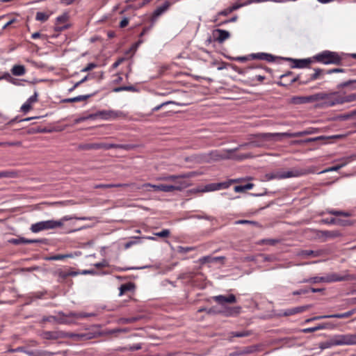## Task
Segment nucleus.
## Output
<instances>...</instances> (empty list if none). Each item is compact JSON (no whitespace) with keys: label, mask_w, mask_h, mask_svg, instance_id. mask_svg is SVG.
I'll use <instances>...</instances> for the list:
<instances>
[{"label":"nucleus","mask_w":356,"mask_h":356,"mask_svg":"<svg viewBox=\"0 0 356 356\" xmlns=\"http://www.w3.org/2000/svg\"><path fill=\"white\" fill-rule=\"evenodd\" d=\"M248 146L257 147L259 145L255 142H250V143L241 144V145H238L237 147L234 148V149H225V150H222V151L213 150V151H211L208 154V158L207 159V161H220V160H223V159H229L232 158V156H230L231 153L235 152H236L242 148H244L245 147H248Z\"/></svg>","instance_id":"nucleus-3"},{"label":"nucleus","mask_w":356,"mask_h":356,"mask_svg":"<svg viewBox=\"0 0 356 356\" xmlns=\"http://www.w3.org/2000/svg\"><path fill=\"white\" fill-rule=\"evenodd\" d=\"M134 288L132 283H127L122 284L120 287V296H122L126 291H131Z\"/></svg>","instance_id":"nucleus-35"},{"label":"nucleus","mask_w":356,"mask_h":356,"mask_svg":"<svg viewBox=\"0 0 356 356\" xmlns=\"http://www.w3.org/2000/svg\"><path fill=\"white\" fill-rule=\"evenodd\" d=\"M213 299L219 305H224L225 303H234L236 298L234 295L230 294L228 296L219 295L213 297Z\"/></svg>","instance_id":"nucleus-13"},{"label":"nucleus","mask_w":356,"mask_h":356,"mask_svg":"<svg viewBox=\"0 0 356 356\" xmlns=\"http://www.w3.org/2000/svg\"><path fill=\"white\" fill-rule=\"evenodd\" d=\"M232 9L230 8V7L223 10H221L220 11L216 17L213 19V22H216L218 21V17L220 16V15H223V16H227L229 14H230L232 13Z\"/></svg>","instance_id":"nucleus-51"},{"label":"nucleus","mask_w":356,"mask_h":356,"mask_svg":"<svg viewBox=\"0 0 356 356\" xmlns=\"http://www.w3.org/2000/svg\"><path fill=\"white\" fill-rule=\"evenodd\" d=\"M127 184H97L94 186L95 188H110L116 187L127 186Z\"/></svg>","instance_id":"nucleus-31"},{"label":"nucleus","mask_w":356,"mask_h":356,"mask_svg":"<svg viewBox=\"0 0 356 356\" xmlns=\"http://www.w3.org/2000/svg\"><path fill=\"white\" fill-rule=\"evenodd\" d=\"M122 115L121 111H113V110H104L99 111L95 113L90 114V118H94L95 119L100 118L103 120H108L116 119Z\"/></svg>","instance_id":"nucleus-9"},{"label":"nucleus","mask_w":356,"mask_h":356,"mask_svg":"<svg viewBox=\"0 0 356 356\" xmlns=\"http://www.w3.org/2000/svg\"><path fill=\"white\" fill-rule=\"evenodd\" d=\"M250 56L253 59L263 60H266L268 62H273L275 59L274 56L267 53L252 54Z\"/></svg>","instance_id":"nucleus-16"},{"label":"nucleus","mask_w":356,"mask_h":356,"mask_svg":"<svg viewBox=\"0 0 356 356\" xmlns=\"http://www.w3.org/2000/svg\"><path fill=\"white\" fill-rule=\"evenodd\" d=\"M333 346H337L336 342L334 338V336L331 337L330 339L321 342L318 344L319 348H321L322 350L327 348H330Z\"/></svg>","instance_id":"nucleus-21"},{"label":"nucleus","mask_w":356,"mask_h":356,"mask_svg":"<svg viewBox=\"0 0 356 356\" xmlns=\"http://www.w3.org/2000/svg\"><path fill=\"white\" fill-rule=\"evenodd\" d=\"M124 90L135 92V91H136V89L133 86H128L117 87V88H113V91L115 92H122V91H124Z\"/></svg>","instance_id":"nucleus-37"},{"label":"nucleus","mask_w":356,"mask_h":356,"mask_svg":"<svg viewBox=\"0 0 356 356\" xmlns=\"http://www.w3.org/2000/svg\"><path fill=\"white\" fill-rule=\"evenodd\" d=\"M326 212L329 214H332V215L337 216H345V217L350 216L349 213L342 211H337V210H334V209H327Z\"/></svg>","instance_id":"nucleus-39"},{"label":"nucleus","mask_w":356,"mask_h":356,"mask_svg":"<svg viewBox=\"0 0 356 356\" xmlns=\"http://www.w3.org/2000/svg\"><path fill=\"white\" fill-rule=\"evenodd\" d=\"M241 307L240 306L227 307L223 312L226 316H234L240 314Z\"/></svg>","instance_id":"nucleus-19"},{"label":"nucleus","mask_w":356,"mask_h":356,"mask_svg":"<svg viewBox=\"0 0 356 356\" xmlns=\"http://www.w3.org/2000/svg\"><path fill=\"white\" fill-rule=\"evenodd\" d=\"M344 165L343 164H341V165H334V166H332L325 170H323L322 172H331V171H337L339 170L340 168H341Z\"/></svg>","instance_id":"nucleus-57"},{"label":"nucleus","mask_w":356,"mask_h":356,"mask_svg":"<svg viewBox=\"0 0 356 356\" xmlns=\"http://www.w3.org/2000/svg\"><path fill=\"white\" fill-rule=\"evenodd\" d=\"M318 132V129L314 128V127H309L304 131H298V134H299L298 135H299V137H301V136H307V135L314 134Z\"/></svg>","instance_id":"nucleus-32"},{"label":"nucleus","mask_w":356,"mask_h":356,"mask_svg":"<svg viewBox=\"0 0 356 356\" xmlns=\"http://www.w3.org/2000/svg\"><path fill=\"white\" fill-rule=\"evenodd\" d=\"M341 99L343 101V104L346 102H351L356 101V94H351L346 96L341 95Z\"/></svg>","instance_id":"nucleus-44"},{"label":"nucleus","mask_w":356,"mask_h":356,"mask_svg":"<svg viewBox=\"0 0 356 356\" xmlns=\"http://www.w3.org/2000/svg\"><path fill=\"white\" fill-rule=\"evenodd\" d=\"M254 184L252 183H248L245 185L236 186L234 187V191L236 193L244 192L248 190H250L253 188Z\"/></svg>","instance_id":"nucleus-28"},{"label":"nucleus","mask_w":356,"mask_h":356,"mask_svg":"<svg viewBox=\"0 0 356 356\" xmlns=\"http://www.w3.org/2000/svg\"><path fill=\"white\" fill-rule=\"evenodd\" d=\"M40 336L48 340H56L63 338H72L78 340H83L88 339L86 334H74L68 333L63 331H44Z\"/></svg>","instance_id":"nucleus-4"},{"label":"nucleus","mask_w":356,"mask_h":356,"mask_svg":"<svg viewBox=\"0 0 356 356\" xmlns=\"http://www.w3.org/2000/svg\"><path fill=\"white\" fill-rule=\"evenodd\" d=\"M323 236L328 238H335L341 236L338 231H324L323 232Z\"/></svg>","instance_id":"nucleus-45"},{"label":"nucleus","mask_w":356,"mask_h":356,"mask_svg":"<svg viewBox=\"0 0 356 356\" xmlns=\"http://www.w3.org/2000/svg\"><path fill=\"white\" fill-rule=\"evenodd\" d=\"M141 348H142V345L140 343H136V344L128 346V350H130V351L138 350H140Z\"/></svg>","instance_id":"nucleus-56"},{"label":"nucleus","mask_w":356,"mask_h":356,"mask_svg":"<svg viewBox=\"0 0 356 356\" xmlns=\"http://www.w3.org/2000/svg\"><path fill=\"white\" fill-rule=\"evenodd\" d=\"M92 96H93V94L79 95L75 97L65 99L63 100V102H66V103H72V102L86 101L88 99H89L90 97H91Z\"/></svg>","instance_id":"nucleus-20"},{"label":"nucleus","mask_w":356,"mask_h":356,"mask_svg":"<svg viewBox=\"0 0 356 356\" xmlns=\"http://www.w3.org/2000/svg\"><path fill=\"white\" fill-rule=\"evenodd\" d=\"M185 186L184 184L179 183L177 185H168V184H145L142 186V188L151 187L155 191H163L165 193H170L175 191H181L183 187Z\"/></svg>","instance_id":"nucleus-7"},{"label":"nucleus","mask_w":356,"mask_h":356,"mask_svg":"<svg viewBox=\"0 0 356 356\" xmlns=\"http://www.w3.org/2000/svg\"><path fill=\"white\" fill-rule=\"evenodd\" d=\"M129 19L128 17H124L120 22V27L124 28L129 24Z\"/></svg>","instance_id":"nucleus-60"},{"label":"nucleus","mask_w":356,"mask_h":356,"mask_svg":"<svg viewBox=\"0 0 356 356\" xmlns=\"http://www.w3.org/2000/svg\"><path fill=\"white\" fill-rule=\"evenodd\" d=\"M9 243L14 244V245H19L23 243H26V238L24 237H20L17 238H11L9 241Z\"/></svg>","instance_id":"nucleus-49"},{"label":"nucleus","mask_w":356,"mask_h":356,"mask_svg":"<svg viewBox=\"0 0 356 356\" xmlns=\"http://www.w3.org/2000/svg\"><path fill=\"white\" fill-rule=\"evenodd\" d=\"M316 61L325 64H334L339 65L341 62V58L340 56L334 51H324L315 56Z\"/></svg>","instance_id":"nucleus-5"},{"label":"nucleus","mask_w":356,"mask_h":356,"mask_svg":"<svg viewBox=\"0 0 356 356\" xmlns=\"http://www.w3.org/2000/svg\"><path fill=\"white\" fill-rule=\"evenodd\" d=\"M170 3L168 1H165L162 6L157 7L153 13L152 21L154 22L156 19L164 13L170 7Z\"/></svg>","instance_id":"nucleus-14"},{"label":"nucleus","mask_w":356,"mask_h":356,"mask_svg":"<svg viewBox=\"0 0 356 356\" xmlns=\"http://www.w3.org/2000/svg\"><path fill=\"white\" fill-rule=\"evenodd\" d=\"M309 170L302 168H293L289 170H277L265 175L267 181L272 179H284L291 177H299L307 175Z\"/></svg>","instance_id":"nucleus-2"},{"label":"nucleus","mask_w":356,"mask_h":356,"mask_svg":"<svg viewBox=\"0 0 356 356\" xmlns=\"http://www.w3.org/2000/svg\"><path fill=\"white\" fill-rule=\"evenodd\" d=\"M344 72V69L334 68V69L326 70L325 72L327 74H332V73H339V72Z\"/></svg>","instance_id":"nucleus-58"},{"label":"nucleus","mask_w":356,"mask_h":356,"mask_svg":"<svg viewBox=\"0 0 356 356\" xmlns=\"http://www.w3.org/2000/svg\"><path fill=\"white\" fill-rule=\"evenodd\" d=\"M251 332L248 330L241 331V332H232L230 333L231 337H244L250 335Z\"/></svg>","instance_id":"nucleus-41"},{"label":"nucleus","mask_w":356,"mask_h":356,"mask_svg":"<svg viewBox=\"0 0 356 356\" xmlns=\"http://www.w3.org/2000/svg\"><path fill=\"white\" fill-rule=\"evenodd\" d=\"M94 266L97 268H103V267H107L109 266L108 264V262L106 260H103L101 262H98V263H95L94 264Z\"/></svg>","instance_id":"nucleus-55"},{"label":"nucleus","mask_w":356,"mask_h":356,"mask_svg":"<svg viewBox=\"0 0 356 356\" xmlns=\"http://www.w3.org/2000/svg\"><path fill=\"white\" fill-rule=\"evenodd\" d=\"M355 313V310H350L342 314H331L328 317H331V318H348L350 316H352Z\"/></svg>","instance_id":"nucleus-30"},{"label":"nucleus","mask_w":356,"mask_h":356,"mask_svg":"<svg viewBox=\"0 0 356 356\" xmlns=\"http://www.w3.org/2000/svg\"><path fill=\"white\" fill-rule=\"evenodd\" d=\"M11 72L14 76H22L26 73V69L22 65H15L12 67Z\"/></svg>","instance_id":"nucleus-22"},{"label":"nucleus","mask_w":356,"mask_h":356,"mask_svg":"<svg viewBox=\"0 0 356 356\" xmlns=\"http://www.w3.org/2000/svg\"><path fill=\"white\" fill-rule=\"evenodd\" d=\"M346 276H341L337 273H331L326 276H324V282L330 283L334 282H341L343 280H346Z\"/></svg>","instance_id":"nucleus-17"},{"label":"nucleus","mask_w":356,"mask_h":356,"mask_svg":"<svg viewBox=\"0 0 356 356\" xmlns=\"http://www.w3.org/2000/svg\"><path fill=\"white\" fill-rule=\"evenodd\" d=\"M220 259V257H211V256L203 257L200 259V261L201 264H205L211 262L213 261H218Z\"/></svg>","instance_id":"nucleus-47"},{"label":"nucleus","mask_w":356,"mask_h":356,"mask_svg":"<svg viewBox=\"0 0 356 356\" xmlns=\"http://www.w3.org/2000/svg\"><path fill=\"white\" fill-rule=\"evenodd\" d=\"M49 17V15L46 13L38 12L35 15V19L40 22H46Z\"/></svg>","instance_id":"nucleus-42"},{"label":"nucleus","mask_w":356,"mask_h":356,"mask_svg":"<svg viewBox=\"0 0 356 356\" xmlns=\"http://www.w3.org/2000/svg\"><path fill=\"white\" fill-rule=\"evenodd\" d=\"M74 217L65 216H63L60 220H48L38 222L36 223L32 224L30 230L33 233H38L41 231L52 229L57 227H60L63 226V222L65 221L70 220L74 219ZM78 220H88V218L82 217V218H75Z\"/></svg>","instance_id":"nucleus-1"},{"label":"nucleus","mask_w":356,"mask_h":356,"mask_svg":"<svg viewBox=\"0 0 356 356\" xmlns=\"http://www.w3.org/2000/svg\"><path fill=\"white\" fill-rule=\"evenodd\" d=\"M323 221L326 224L334 225V224H338L339 220H337V219L332 218L330 219H328V218L323 219Z\"/></svg>","instance_id":"nucleus-59"},{"label":"nucleus","mask_w":356,"mask_h":356,"mask_svg":"<svg viewBox=\"0 0 356 356\" xmlns=\"http://www.w3.org/2000/svg\"><path fill=\"white\" fill-rule=\"evenodd\" d=\"M31 108V106L26 102L21 106V111L24 113H27Z\"/></svg>","instance_id":"nucleus-61"},{"label":"nucleus","mask_w":356,"mask_h":356,"mask_svg":"<svg viewBox=\"0 0 356 356\" xmlns=\"http://www.w3.org/2000/svg\"><path fill=\"white\" fill-rule=\"evenodd\" d=\"M326 97V92H318L310 95V99H312V102L320 100H323L325 102Z\"/></svg>","instance_id":"nucleus-33"},{"label":"nucleus","mask_w":356,"mask_h":356,"mask_svg":"<svg viewBox=\"0 0 356 356\" xmlns=\"http://www.w3.org/2000/svg\"><path fill=\"white\" fill-rule=\"evenodd\" d=\"M38 92L35 91L34 94L32 96H31L26 102L32 106L33 104L38 102Z\"/></svg>","instance_id":"nucleus-52"},{"label":"nucleus","mask_w":356,"mask_h":356,"mask_svg":"<svg viewBox=\"0 0 356 356\" xmlns=\"http://www.w3.org/2000/svg\"><path fill=\"white\" fill-rule=\"evenodd\" d=\"M16 172L13 171H0V179L3 177H15Z\"/></svg>","instance_id":"nucleus-50"},{"label":"nucleus","mask_w":356,"mask_h":356,"mask_svg":"<svg viewBox=\"0 0 356 356\" xmlns=\"http://www.w3.org/2000/svg\"><path fill=\"white\" fill-rule=\"evenodd\" d=\"M227 186L228 185L226 183L211 184L207 185L204 191H213Z\"/></svg>","instance_id":"nucleus-23"},{"label":"nucleus","mask_w":356,"mask_h":356,"mask_svg":"<svg viewBox=\"0 0 356 356\" xmlns=\"http://www.w3.org/2000/svg\"><path fill=\"white\" fill-rule=\"evenodd\" d=\"M288 60L293 62V65H292L293 68H304V67H307L312 62L309 58H306V59L288 58Z\"/></svg>","instance_id":"nucleus-15"},{"label":"nucleus","mask_w":356,"mask_h":356,"mask_svg":"<svg viewBox=\"0 0 356 356\" xmlns=\"http://www.w3.org/2000/svg\"><path fill=\"white\" fill-rule=\"evenodd\" d=\"M212 34L214 41H216L220 44L223 43L231 36L230 33L228 31L220 29L213 30Z\"/></svg>","instance_id":"nucleus-12"},{"label":"nucleus","mask_w":356,"mask_h":356,"mask_svg":"<svg viewBox=\"0 0 356 356\" xmlns=\"http://www.w3.org/2000/svg\"><path fill=\"white\" fill-rule=\"evenodd\" d=\"M178 248H179V252H183V253H187L194 249L192 247H181V246H179Z\"/></svg>","instance_id":"nucleus-62"},{"label":"nucleus","mask_w":356,"mask_h":356,"mask_svg":"<svg viewBox=\"0 0 356 356\" xmlns=\"http://www.w3.org/2000/svg\"><path fill=\"white\" fill-rule=\"evenodd\" d=\"M325 72H326V70H323V69H320V68L314 69V73L311 75L308 81H314V80L321 78L323 74H326Z\"/></svg>","instance_id":"nucleus-24"},{"label":"nucleus","mask_w":356,"mask_h":356,"mask_svg":"<svg viewBox=\"0 0 356 356\" xmlns=\"http://www.w3.org/2000/svg\"><path fill=\"white\" fill-rule=\"evenodd\" d=\"M124 146L122 145H118L114 143H99V149H110L113 148H124Z\"/></svg>","instance_id":"nucleus-29"},{"label":"nucleus","mask_w":356,"mask_h":356,"mask_svg":"<svg viewBox=\"0 0 356 356\" xmlns=\"http://www.w3.org/2000/svg\"><path fill=\"white\" fill-rule=\"evenodd\" d=\"M70 26L71 25L70 24H60L56 23L54 26V31L56 32H61L69 29Z\"/></svg>","instance_id":"nucleus-43"},{"label":"nucleus","mask_w":356,"mask_h":356,"mask_svg":"<svg viewBox=\"0 0 356 356\" xmlns=\"http://www.w3.org/2000/svg\"><path fill=\"white\" fill-rule=\"evenodd\" d=\"M69 15L67 13H63L60 16H58L56 19V23L60 24H67V22L68 20Z\"/></svg>","instance_id":"nucleus-40"},{"label":"nucleus","mask_w":356,"mask_h":356,"mask_svg":"<svg viewBox=\"0 0 356 356\" xmlns=\"http://www.w3.org/2000/svg\"><path fill=\"white\" fill-rule=\"evenodd\" d=\"M188 177H190V175L184 174V175H169V176L160 177L158 178V180L170 181V182H172V185H175V186L177 184H179V183L184 184H185V186L183 187V189H184L189 186L188 182L187 181L184 180L185 178H188Z\"/></svg>","instance_id":"nucleus-10"},{"label":"nucleus","mask_w":356,"mask_h":356,"mask_svg":"<svg viewBox=\"0 0 356 356\" xmlns=\"http://www.w3.org/2000/svg\"><path fill=\"white\" fill-rule=\"evenodd\" d=\"M326 98L323 104L327 107H332L337 104H342L343 101L341 99V95L339 92H333L327 93L326 92Z\"/></svg>","instance_id":"nucleus-11"},{"label":"nucleus","mask_w":356,"mask_h":356,"mask_svg":"<svg viewBox=\"0 0 356 356\" xmlns=\"http://www.w3.org/2000/svg\"><path fill=\"white\" fill-rule=\"evenodd\" d=\"M292 101L294 104H296L312 102V99H310V96L294 97L292 99Z\"/></svg>","instance_id":"nucleus-26"},{"label":"nucleus","mask_w":356,"mask_h":356,"mask_svg":"<svg viewBox=\"0 0 356 356\" xmlns=\"http://www.w3.org/2000/svg\"><path fill=\"white\" fill-rule=\"evenodd\" d=\"M140 319V317H131V318H121L118 320V323L120 324H129L134 323Z\"/></svg>","instance_id":"nucleus-34"},{"label":"nucleus","mask_w":356,"mask_h":356,"mask_svg":"<svg viewBox=\"0 0 356 356\" xmlns=\"http://www.w3.org/2000/svg\"><path fill=\"white\" fill-rule=\"evenodd\" d=\"M96 64L93 63H88L84 68H83L81 72H88L92 69H94L96 67Z\"/></svg>","instance_id":"nucleus-54"},{"label":"nucleus","mask_w":356,"mask_h":356,"mask_svg":"<svg viewBox=\"0 0 356 356\" xmlns=\"http://www.w3.org/2000/svg\"><path fill=\"white\" fill-rule=\"evenodd\" d=\"M325 327L326 326L324 324H319L318 325L315 327L305 328L302 330V332L304 333H311L316 332L317 330L325 329Z\"/></svg>","instance_id":"nucleus-38"},{"label":"nucleus","mask_w":356,"mask_h":356,"mask_svg":"<svg viewBox=\"0 0 356 356\" xmlns=\"http://www.w3.org/2000/svg\"><path fill=\"white\" fill-rule=\"evenodd\" d=\"M58 276L60 278L65 279L66 277H69V273L68 271H64V270H59L58 272Z\"/></svg>","instance_id":"nucleus-64"},{"label":"nucleus","mask_w":356,"mask_h":356,"mask_svg":"<svg viewBox=\"0 0 356 356\" xmlns=\"http://www.w3.org/2000/svg\"><path fill=\"white\" fill-rule=\"evenodd\" d=\"M298 131L294 133H263L256 135V137L264 140H279L282 137H299Z\"/></svg>","instance_id":"nucleus-6"},{"label":"nucleus","mask_w":356,"mask_h":356,"mask_svg":"<svg viewBox=\"0 0 356 356\" xmlns=\"http://www.w3.org/2000/svg\"><path fill=\"white\" fill-rule=\"evenodd\" d=\"M72 254H56L53 256H50L46 258V260L48 261H57V260H63L66 258H72Z\"/></svg>","instance_id":"nucleus-27"},{"label":"nucleus","mask_w":356,"mask_h":356,"mask_svg":"<svg viewBox=\"0 0 356 356\" xmlns=\"http://www.w3.org/2000/svg\"><path fill=\"white\" fill-rule=\"evenodd\" d=\"M302 282L303 283H318V282H324V276L323 277H312L309 279L304 280Z\"/></svg>","instance_id":"nucleus-36"},{"label":"nucleus","mask_w":356,"mask_h":356,"mask_svg":"<svg viewBox=\"0 0 356 356\" xmlns=\"http://www.w3.org/2000/svg\"><path fill=\"white\" fill-rule=\"evenodd\" d=\"M79 149L82 150L99 149V143L81 144Z\"/></svg>","instance_id":"nucleus-25"},{"label":"nucleus","mask_w":356,"mask_h":356,"mask_svg":"<svg viewBox=\"0 0 356 356\" xmlns=\"http://www.w3.org/2000/svg\"><path fill=\"white\" fill-rule=\"evenodd\" d=\"M311 307L312 306L310 305H304V306H300V307L289 309L284 312V315L287 316L293 315V314H296L298 313H301V312H303L307 310Z\"/></svg>","instance_id":"nucleus-18"},{"label":"nucleus","mask_w":356,"mask_h":356,"mask_svg":"<svg viewBox=\"0 0 356 356\" xmlns=\"http://www.w3.org/2000/svg\"><path fill=\"white\" fill-rule=\"evenodd\" d=\"M334 338L337 346L356 345V334H337Z\"/></svg>","instance_id":"nucleus-8"},{"label":"nucleus","mask_w":356,"mask_h":356,"mask_svg":"<svg viewBox=\"0 0 356 356\" xmlns=\"http://www.w3.org/2000/svg\"><path fill=\"white\" fill-rule=\"evenodd\" d=\"M353 84L356 85V79L349 80V81L341 83L337 86V88L341 89L343 88L352 86ZM355 87H356V86Z\"/></svg>","instance_id":"nucleus-46"},{"label":"nucleus","mask_w":356,"mask_h":356,"mask_svg":"<svg viewBox=\"0 0 356 356\" xmlns=\"http://www.w3.org/2000/svg\"><path fill=\"white\" fill-rule=\"evenodd\" d=\"M155 235L159 237H167L170 235V231L168 229H163L161 232L155 233Z\"/></svg>","instance_id":"nucleus-53"},{"label":"nucleus","mask_w":356,"mask_h":356,"mask_svg":"<svg viewBox=\"0 0 356 356\" xmlns=\"http://www.w3.org/2000/svg\"><path fill=\"white\" fill-rule=\"evenodd\" d=\"M300 255L302 257H315L318 256V253L316 252H314L313 250H306L302 251Z\"/></svg>","instance_id":"nucleus-48"},{"label":"nucleus","mask_w":356,"mask_h":356,"mask_svg":"<svg viewBox=\"0 0 356 356\" xmlns=\"http://www.w3.org/2000/svg\"><path fill=\"white\" fill-rule=\"evenodd\" d=\"M25 353L29 356H42L40 351L27 350Z\"/></svg>","instance_id":"nucleus-63"}]
</instances>
